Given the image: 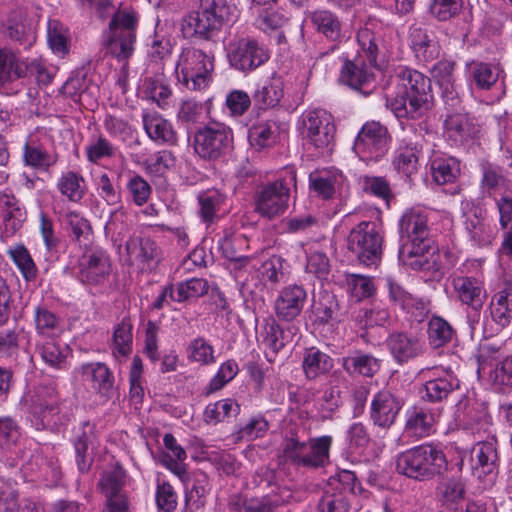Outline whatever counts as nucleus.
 <instances>
[{"label": "nucleus", "mask_w": 512, "mask_h": 512, "mask_svg": "<svg viewBox=\"0 0 512 512\" xmlns=\"http://www.w3.org/2000/svg\"><path fill=\"white\" fill-rule=\"evenodd\" d=\"M21 403L37 431H57L67 425L74 414L72 403L61 397L53 383L34 386L22 397Z\"/></svg>", "instance_id": "1"}, {"label": "nucleus", "mask_w": 512, "mask_h": 512, "mask_svg": "<svg viewBox=\"0 0 512 512\" xmlns=\"http://www.w3.org/2000/svg\"><path fill=\"white\" fill-rule=\"evenodd\" d=\"M399 231L403 242L399 258L414 268L427 266V255L436 251L430 238L429 211L421 206L407 209L399 220Z\"/></svg>", "instance_id": "2"}, {"label": "nucleus", "mask_w": 512, "mask_h": 512, "mask_svg": "<svg viewBox=\"0 0 512 512\" xmlns=\"http://www.w3.org/2000/svg\"><path fill=\"white\" fill-rule=\"evenodd\" d=\"M396 82L397 91L386 96V106L397 118H418L428 108L430 79L416 70L400 67Z\"/></svg>", "instance_id": "3"}, {"label": "nucleus", "mask_w": 512, "mask_h": 512, "mask_svg": "<svg viewBox=\"0 0 512 512\" xmlns=\"http://www.w3.org/2000/svg\"><path fill=\"white\" fill-rule=\"evenodd\" d=\"M332 436L305 439L296 431L286 433L280 446V458L298 468L318 469L329 463Z\"/></svg>", "instance_id": "4"}, {"label": "nucleus", "mask_w": 512, "mask_h": 512, "mask_svg": "<svg viewBox=\"0 0 512 512\" xmlns=\"http://www.w3.org/2000/svg\"><path fill=\"white\" fill-rule=\"evenodd\" d=\"M448 468L444 452L435 445L422 444L400 453L397 471L409 478L425 481L442 475Z\"/></svg>", "instance_id": "5"}, {"label": "nucleus", "mask_w": 512, "mask_h": 512, "mask_svg": "<svg viewBox=\"0 0 512 512\" xmlns=\"http://www.w3.org/2000/svg\"><path fill=\"white\" fill-rule=\"evenodd\" d=\"M236 8L229 0H200L197 11L184 19V30L201 40H212L224 23L235 16Z\"/></svg>", "instance_id": "6"}, {"label": "nucleus", "mask_w": 512, "mask_h": 512, "mask_svg": "<svg viewBox=\"0 0 512 512\" xmlns=\"http://www.w3.org/2000/svg\"><path fill=\"white\" fill-rule=\"evenodd\" d=\"M213 71L214 55L192 46L182 49L175 67L178 81L192 91L206 88Z\"/></svg>", "instance_id": "7"}, {"label": "nucleus", "mask_w": 512, "mask_h": 512, "mask_svg": "<svg viewBox=\"0 0 512 512\" xmlns=\"http://www.w3.org/2000/svg\"><path fill=\"white\" fill-rule=\"evenodd\" d=\"M296 185V172L287 168L274 182L262 185L254 196V210L261 217L275 219L288 209L291 187Z\"/></svg>", "instance_id": "8"}, {"label": "nucleus", "mask_w": 512, "mask_h": 512, "mask_svg": "<svg viewBox=\"0 0 512 512\" xmlns=\"http://www.w3.org/2000/svg\"><path fill=\"white\" fill-rule=\"evenodd\" d=\"M138 16L132 10H118L110 23L105 46L118 60H127L134 52Z\"/></svg>", "instance_id": "9"}, {"label": "nucleus", "mask_w": 512, "mask_h": 512, "mask_svg": "<svg viewBox=\"0 0 512 512\" xmlns=\"http://www.w3.org/2000/svg\"><path fill=\"white\" fill-rule=\"evenodd\" d=\"M383 230L372 221H363L349 233L347 247L364 265L377 264L382 256Z\"/></svg>", "instance_id": "10"}, {"label": "nucleus", "mask_w": 512, "mask_h": 512, "mask_svg": "<svg viewBox=\"0 0 512 512\" xmlns=\"http://www.w3.org/2000/svg\"><path fill=\"white\" fill-rule=\"evenodd\" d=\"M226 51L230 66L243 73L256 70L270 58L268 49L250 37L231 40Z\"/></svg>", "instance_id": "11"}, {"label": "nucleus", "mask_w": 512, "mask_h": 512, "mask_svg": "<svg viewBox=\"0 0 512 512\" xmlns=\"http://www.w3.org/2000/svg\"><path fill=\"white\" fill-rule=\"evenodd\" d=\"M233 143L232 130L223 123H210L198 129L193 138L195 152L204 159H217L225 154Z\"/></svg>", "instance_id": "12"}, {"label": "nucleus", "mask_w": 512, "mask_h": 512, "mask_svg": "<svg viewBox=\"0 0 512 512\" xmlns=\"http://www.w3.org/2000/svg\"><path fill=\"white\" fill-rule=\"evenodd\" d=\"M301 134L307 144L327 151L333 144L335 125L333 117L324 109L306 111L301 116Z\"/></svg>", "instance_id": "13"}, {"label": "nucleus", "mask_w": 512, "mask_h": 512, "mask_svg": "<svg viewBox=\"0 0 512 512\" xmlns=\"http://www.w3.org/2000/svg\"><path fill=\"white\" fill-rule=\"evenodd\" d=\"M390 136L385 126L376 121L367 122L359 131L353 150L364 162H377L389 149Z\"/></svg>", "instance_id": "14"}, {"label": "nucleus", "mask_w": 512, "mask_h": 512, "mask_svg": "<svg viewBox=\"0 0 512 512\" xmlns=\"http://www.w3.org/2000/svg\"><path fill=\"white\" fill-rule=\"evenodd\" d=\"M110 272V258L102 249L86 251L78 261L77 277L85 285H103L108 280Z\"/></svg>", "instance_id": "15"}, {"label": "nucleus", "mask_w": 512, "mask_h": 512, "mask_svg": "<svg viewBox=\"0 0 512 512\" xmlns=\"http://www.w3.org/2000/svg\"><path fill=\"white\" fill-rule=\"evenodd\" d=\"M403 406L402 401L388 390L376 393L370 404V419L375 426L389 429Z\"/></svg>", "instance_id": "16"}, {"label": "nucleus", "mask_w": 512, "mask_h": 512, "mask_svg": "<svg viewBox=\"0 0 512 512\" xmlns=\"http://www.w3.org/2000/svg\"><path fill=\"white\" fill-rule=\"evenodd\" d=\"M27 219V211L22 202L13 194L0 193V223L3 236H14Z\"/></svg>", "instance_id": "17"}, {"label": "nucleus", "mask_w": 512, "mask_h": 512, "mask_svg": "<svg viewBox=\"0 0 512 512\" xmlns=\"http://www.w3.org/2000/svg\"><path fill=\"white\" fill-rule=\"evenodd\" d=\"M307 299L302 286L289 285L283 288L275 300V313L280 320L292 321L300 315Z\"/></svg>", "instance_id": "18"}, {"label": "nucleus", "mask_w": 512, "mask_h": 512, "mask_svg": "<svg viewBox=\"0 0 512 512\" xmlns=\"http://www.w3.org/2000/svg\"><path fill=\"white\" fill-rule=\"evenodd\" d=\"M386 346L398 364L408 362L423 352V343L415 336L405 332H392L386 339Z\"/></svg>", "instance_id": "19"}, {"label": "nucleus", "mask_w": 512, "mask_h": 512, "mask_svg": "<svg viewBox=\"0 0 512 512\" xmlns=\"http://www.w3.org/2000/svg\"><path fill=\"white\" fill-rule=\"evenodd\" d=\"M457 299L475 311H479L486 298L482 281L471 276H456L452 280Z\"/></svg>", "instance_id": "20"}, {"label": "nucleus", "mask_w": 512, "mask_h": 512, "mask_svg": "<svg viewBox=\"0 0 512 512\" xmlns=\"http://www.w3.org/2000/svg\"><path fill=\"white\" fill-rule=\"evenodd\" d=\"M126 251L130 261L138 264L142 270L151 269L160 257V249L156 243L146 237H130L126 243Z\"/></svg>", "instance_id": "21"}, {"label": "nucleus", "mask_w": 512, "mask_h": 512, "mask_svg": "<svg viewBox=\"0 0 512 512\" xmlns=\"http://www.w3.org/2000/svg\"><path fill=\"white\" fill-rule=\"evenodd\" d=\"M459 388V380L447 370L433 371V377L424 384L423 398L430 402L446 399L455 389Z\"/></svg>", "instance_id": "22"}, {"label": "nucleus", "mask_w": 512, "mask_h": 512, "mask_svg": "<svg viewBox=\"0 0 512 512\" xmlns=\"http://www.w3.org/2000/svg\"><path fill=\"white\" fill-rule=\"evenodd\" d=\"M282 503L283 499L277 493L251 498L234 494L229 499V507L235 512H273Z\"/></svg>", "instance_id": "23"}, {"label": "nucleus", "mask_w": 512, "mask_h": 512, "mask_svg": "<svg viewBox=\"0 0 512 512\" xmlns=\"http://www.w3.org/2000/svg\"><path fill=\"white\" fill-rule=\"evenodd\" d=\"M465 232L472 246L480 249L491 248L497 238L496 228L484 218L473 214L467 217Z\"/></svg>", "instance_id": "24"}, {"label": "nucleus", "mask_w": 512, "mask_h": 512, "mask_svg": "<svg viewBox=\"0 0 512 512\" xmlns=\"http://www.w3.org/2000/svg\"><path fill=\"white\" fill-rule=\"evenodd\" d=\"M143 127L148 137L158 144L175 145L177 134L172 124L157 112L144 113Z\"/></svg>", "instance_id": "25"}, {"label": "nucleus", "mask_w": 512, "mask_h": 512, "mask_svg": "<svg viewBox=\"0 0 512 512\" xmlns=\"http://www.w3.org/2000/svg\"><path fill=\"white\" fill-rule=\"evenodd\" d=\"M313 28L326 39L336 42L342 36V25L338 16L327 9H315L306 14Z\"/></svg>", "instance_id": "26"}, {"label": "nucleus", "mask_w": 512, "mask_h": 512, "mask_svg": "<svg viewBox=\"0 0 512 512\" xmlns=\"http://www.w3.org/2000/svg\"><path fill=\"white\" fill-rule=\"evenodd\" d=\"M22 161L25 166L48 170L57 162V156L49 153L35 138L28 137L23 144Z\"/></svg>", "instance_id": "27"}, {"label": "nucleus", "mask_w": 512, "mask_h": 512, "mask_svg": "<svg viewBox=\"0 0 512 512\" xmlns=\"http://www.w3.org/2000/svg\"><path fill=\"white\" fill-rule=\"evenodd\" d=\"M434 414L424 407H412L407 411L405 431L416 438H424L434 432Z\"/></svg>", "instance_id": "28"}, {"label": "nucleus", "mask_w": 512, "mask_h": 512, "mask_svg": "<svg viewBox=\"0 0 512 512\" xmlns=\"http://www.w3.org/2000/svg\"><path fill=\"white\" fill-rule=\"evenodd\" d=\"M342 368L351 376L373 377L381 367V360L361 351L342 358Z\"/></svg>", "instance_id": "29"}, {"label": "nucleus", "mask_w": 512, "mask_h": 512, "mask_svg": "<svg viewBox=\"0 0 512 512\" xmlns=\"http://www.w3.org/2000/svg\"><path fill=\"white\" fill-rule=\"evenodd\" d=\"M409 38L411 48L419 60L429 62L437 58L439 49L432 33L414 25L410 28Z\"/></svg>", "instance_id": "30"}, {"label": "nucleus", "mask_w": 512, "mask_h": 512, "mask_svg": "<svg viewBox=\"0 0 512 512\" xmlns=\"http://www.w3.org/2000/svg\"><path fill=\"white\" fill-rule=\"evenodd\" d=\"M26 61L12 50L0 49V91L20 78L26 77Z\"/></svg>", "instance_id": "31"}, {"label": "nucleus", "mask_w": 512, "mask_h": 512, "mask_svg": "<svg viewBox=\"0 0 512 512\" xmlns=\"http://www.w3.org/2000/svg\"><path fill=\"white\" fill-rule=\"evenodd\" d=\"M492 321L501 329L512 322V285L495 293L489 304Z\"/></svg>", "instance_id": "32"}, {"label": "nucleus", "mask_w": 512, "mask_h": 512, "mask_svg": "<svg viewBox=\"0 0 512 512\" xmlns=\"http://www.w3.org/2000/svg\"><path fill=\"white\" fill-rule=\"evenodd\" d=\"M311 189L322 199H332L344 182L342 173L337 171L313 172L309 177Z\"/></svg>", "instance_id": "33"}, {"label": "nucleus", "mask_w": 512, "mask_h": 512, "mask_svg": "<svg viewBox=\"0 0 512 512\" xmlns=\"http://www.w3.org/2000/svg\"><path fill=\"white\" fill-rule=\"evenodd\" d=\"M469 73L478 89L489 90L503 77L504 70L497 63L473 61L469 64Z\"/></svg>", "instance_id": "34"}, {"label": "nucleus", "mask_w": 512, "mask_h": 512, "mask_svg": "<svg viewBox=\"0 0 512 512\" xmlns=\"http://www.w3.org/2000/svg\"><path fill=\"white\" fill-rule=\"evenodd\" d=\"M333 366V359L315 347L306 350L302 361L304 374L309 380L329 373Z\"/></svg>", "instance_id": "35"}, {"label": "nucleus", "mask_w": 512, "mask_h": 512, "mask_svg": "<svg viewBox=\"0 0 512 512\" xmlns=\"http://www.w3.org/2000/svg\"><path fill=\"white\" fill-rule=\"evenodd\" d=\"M198 202L202 221L210 225L220 217V212L224 210L226 196L218 190H208L198 196Z\"/></svg>", "instance_id": "36"}, {"label": "nucleus", "mask_w": 512, "mask_h": 512, "mask_svg": "<svg viewBox=\"0 0 512 512\" xmlns=\"http://www.w3.org/2000/svg\"><path fill=\"white\" fill-rule=\"evenodd\" d=\"M82 374L91 378L92 387L108 398L113 389L114 379L109 368L103 363H89L82 366Z\"/></svg>", "instance_id": "37"}, {"label": "nucleus", "mask_w": 512, "mask_h": 512, "mask_svg": "<svg viewBox=\"0 0 512 512\" xmlns=\"http://www.w3.org/2000/svg\"><path fill=\"white\" fill-rule=\"evenodd\" d=\"M163 443L168 451L167 453H163L161 457V462L175 475L179 478L185 476V466L183 461L186 459V452L180 446L175 437L167 433L164 435Z\"/></svg>", "instance_id": "38"}, {"label": "nucleus", "mask_w": 512, "mask_h": 512, "mask_svg": "<svg viewBox=\"0 0 512 512\" xmlns=\"http://www.w3.org/2000/svg\"><path fill=\"white\" fill-rule=\"evenodd\" d=\"M477 362L478 377H485L487 374H489V377L496 385L512 386V355L504 359L501 362L500 368H496L495 370H492V361L484 359L482 354L478 356Z\"/></svg>", "instance_id": "39"}, {"label": "nucleus", "mask_w": 512, "mask_h": 512, "mask_svg": "<svg viewBox=\"0 0 512 512\" xmlns=\"http://www.w3.org/2000/svg\"><path fill=\"white\" fill-rule=\"evenodd\" d=\"M358 43L367 56L370 64L375 65L379 55L385 56L390 45L380 34L369 29L360 30L357 34Z\"/></svg>", "instance_id": "40"}, {"label": "nucleus", "mask_w": 512, "mask_h": 512, "mask_svg": "<svg viewBox=\"0 0 512 512\" xmlns=\"http://www.w3.org/2000/svg\"><path fill=\"white\" fill-rule=\"evenodd\" d=\"M41 359L50 367L63 369L67 364L69 348L55 339H46L37 345Z\"/></svg>", "instance_id": "41"}, {"label": "nucleus", "mask_w": 512, "mask_h": 512, "mask_svg": "<svg viewBox=\"0 0 512 512\" xmlns=\"http://www.w3.org/2000/svg\"><path fill=\"white\" fill-rule=\"evenodd\" d=\"M240 412V405L231 398L219 400L210 403L204 410V421L207 424H218L225 420L235 417Z\"/></svg>", "instance_id": "42"}, {"label": "nucleus", "mask_w": 512, "mask_h": 512, "mask_svg": "<svg viewBox=\"0 0 512 512\" xmlns=\"http://www.w3.org/2000/svg\"><path fill=\"white\" fill-rule=\"evenodd\" d=\"M471 456L474 469L479 471V477L491 473L498 458L495 444L492 442L477 443L472 449Z\"/></svg>", "instance_id": "43"}, {"label": "nucleus", "mask_w": 512, "mask_h": 512, "mask_svg": "<svg viewBox=\"0 0 512 512\" xmlns=\"http://www.w3.org/2000/svg\"><path fill=\"white\" fill-rule=\"evenodd\" d=\"M465 484L461 477L443 479L437 487V494L443 505L455 507L465 497Z\"/></svg>", "instance_id": "44"}, {"label": "nucleus", "mask_w": 512, "mask_h": 512, "mask_svg": "<svg viewBox=\"0 0 512 512\" xmlns=\"http://www.w3.org/2000/svg\"><path fill=\"white\" fill-rule=\"evenodd\" d=\"M59 192L72 202H79L85 195L86 187L84 178L74 172H64L57 182Z\"/></svg>", "instance_id": "45"}, {"label": "nucleus", "mask_w": 512, "mask_h": 512, "mask_svg": "<svg viewBox=\"0 0 512 512\" xmlns=\"http://www.w3.org/2000/svg\"><path fill=\"white\" fill-rule=\"evenodd\" d=\"M372 76L363 63L347 61L341 69L340 81L353 89L360 90L372 80Z\"/></svg>", "instance_id": "46"}, {"label": "nucleus", "mask_w": 512, "mask_h": 512, "mask_svg": "<svg viewBox=\"0 0 512 512\" xmlns=\"http://www.w3.org/2000/svg\"><path fill=\"white\" fill-rule=\"evenodd\" d=\"M445 128L449 138L455 142H463L476 132L475 126L468 115L463 113L448 115L445 120Z\"/></svg>", "instance_id": "47"}, {"label": "nucleus", "mask_w": 512, "mask_h": 512, "mask_svg": "<svg viewBox=\"0 0 512 512\" xmlns=\"http://www.w3.org/2000/svg\"><path fill=\"white\" fill-rule=\"evenodd\" d=\"M431 173L436 183L444 185L453 182L460 174L459 161L454 157H438L431 162Z\"/></svg>", "instance_id": "48"}, {"label": "nucleus", "mask_w": 512, "mask_h": 512, "mask_svg": "<svg viewBox=\"0 0 512 512\" xmlns=\"http://www.w3.org/2000/svg\"><path fill=\"white\" fill-rule=\"evenodd\" d=\"M7 36L13 40L31 46L35 41L32 27L25 23L20 11L13 12L7 21Z\"/></svg>", "instance_id": "49"}, {"label": "nucleus", "mask_w": 512, "mask_h": 512, "mask_svg": "<svg viewBox=\"0 0 512 512\" xmlns=\"http://www.w3.org/2000/svg\"><path fill=\"white\" fill-rule=\"evenodd\" d=\"M421 149L417 144L408 143L397 150L394 166L406 176H411L417 171Z\"/></svg>", "instance_id": "50"}, {"label": "nucleus", "mask_w": 512, "mask_h": 512, "mask_svg": "<svg viewBox=\"0 0 512 512\" xmlns=\"http://www.w3.org/2000/svg\"><path fill=\"white\" fill-rule=\"evenodd\" d=\"M187 359L200 366H207L215 363L213 346L203 337H197L189 342L186 347Z\"/></svg>", "instance_id": "51"}, {"label": "nucleus", "mask_w": 512, "mask_h": 512, "mask_svg": "<svg viewBox=\"0 0 512 512\" xmlns=\"http://www.w3.org/2000/svg\"><path fill=\"white\" fill-rule=\"evenodd\" d=\"M8 254L26 281L36 279L38 269L28 249L24 245H17L10 248Z\"/></svg>", "instance_id": "52"}, {"label": "nucleus", "mask_w": 512, "mask_h": 512, "mask_svg": "<svg viewBox=\"0 0 512 512\" xmlns=\"http://www.w3.org/2000/svg\"><path fill=\"white\" fill-rule=\"evenodd\" d=\"M132 323L129 319H122L117 325L113 335V353L127 356L132 351Z\"/></svg>", "instance_id": "53"}, {"label": "nucleus", "mask_w": 512, "mask_h": 512, "mask_svg": "<svg viewBox=\"0 0 512 512\" xmlns=\"http://www.w3.org/2000/svg\"><path fill=\"white\" fill-rule=\"evenodd\" d=\"M126 190L128 198L136 205H145L152 194V187L142 176L138 174L132 175L127 183Z\"/></svg>", "instance_id": "54"}, {"label": "nucleus", "mask_w": 512, "mask_h": 512, "mask_svg": "<svg viewBox=\"0 0 512 512\" xmlns=\"http://www.w3.org/2000/svg\"><path fill=\"white\" fill-rule=\"evenodd\" d=\"M283 96L282 83L279 79H273L263 85L254 94V100L260 108H268L277 105Z\"/></svg>", "instance_id": "55"}, {"label": "nucleus", "mask_w": 512, "mask_h": 512, "mask_svg": "<svg viewBox=\"0 0 512 512\" xmlns=\"http://www.w3.org/2000/svg\"><path fill=\"white\" fill-rule=\"evenodd\" d=\"M453 328L443 318L434 316L428 324V337L430 344L434 347H441L451 341L453 336Z\"/></svg>", "instance_id": "56"}, {"label": "nucleus", "mask_w": 512, "mask_h": 512, "mask_svg": "<svg viewBox=\"0 0 512 512\" xmlns=\"http://www.w3.org/2000/svg\"><path fill=\"white\" fill-rule=\"evenodd\" d=\"M175 157L168 150L158 151L147 158L143 165L145 171L152 176H162L175 166Z\"/></svg>", "instance_id": "57"}, {"label": "nucleus", "mask_w": 512, "mask_h": 512, "mask_svg": "<svg viewBox=\"0 0 512 512\" xmlns=\"http://www.w3.org/2000/svg\"><path fill=\"white\" fill-rule=\"evenodd\" d=\"M239 371L238 364L234 360H227L222 363L216 375L210 380L205 388V393L210 395L221 390L227 383L232 381Z\"/></svg>", "instance_id": "58"}, {"label": "nucleus", "mask_w": 512, "mask_h": 512, "mask_svg": "<svg viewBox=\"0 0 512 512\" xmlns=\"http://www.w3.org/2000/svg\"><path fill=\"white\" fill-rule=\"evenodd\" d=\"M125 471L122 467L116 465L112 469L103 473L99 486L105 496H113L120 493L125 483Z\"/></svg>", "instance_id": "59"}, {"label": "nucleus", "mask_w": 512, "mask_h": 512, "mask_svg": "<svg viewBox=\"0 0 512 512\" xmlns=\"http://www.w3.org/2000/svg\"><path fill=\"white\" fill-rule=\"evenodd\" d=\"M464 0H432L429 11L438 21L455 18L463 9Z\"/></svg>", "instance_id": "60"}, {"label": "nucleus", "mask_w": 512, "mask_h": 512, "mask_svg": "<svg viewBox=\"0 0 512 512\" xmlns=\"http://www.w3.org/2000/svg\"><path fill=\"white\" fill-rule=\"evenodd\" d=\"M209 290L208 282L202 278H192L177 286L175 301L182 302L190 298L205 295Z\"/></svg>", "instance_id": "61"}, {"label": "nucleus", "mask_w": 512, "mask_h": 512, "mask_svg": "<svg viewBox=\"0 0 512 512\" xmlns=\"http://www.w3.org/2000/svg\"><path fill=\"white\" fill-rule=\"evenodd\" d=\"M36 330L40 335L53 337L59 326L56 315L45 307H37L35 310Z\"/></svg>", "instance_id": "62"}, {"label": "nucleus", "mask_w": 512, "mask_h": 512, "mask_svg": "<svg viewBox=\"0 0 512 512\" xmlns=\"http://www.w3.org/2000/svg\"><path fill=\"white\" fill-rule=\"evenodd\" d=\"M269 428L268 421L263 416L252 417L245 425L241 426L236 436L238 440L251 441L265 435Z\"/></svg>", "instance_id": "63"}, {"label": "nucleus", "mask_w": 512, "mask_h": 512, "mask_svg": "<svg viewBox=\"0 0 512 512\" xmlns=\"http://www.w3.org/2000/svg\"><path fill=\"white\" fill-rule=\"evenodd\" d=\"M348 290L353 298L360 301L370 297L375 292V286L370 277L362 275H350L347 278Z\"/></svg>", "instance_id": "64"}]
</instances>
